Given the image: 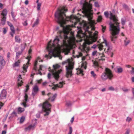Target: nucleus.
Returning a JSON list of instances; mask_svg holds the SVG:
<instances>
[{
    "label": "nucleus",
    "instance_id": "1",
    "mask_svg": "<svg viewBox=\"0 0 134 134\" xmlns=\"http://www.w3.org/2000/svg\"><path fill=\"white\" fill-rule=\"evenodd\" d=\"M68 10L65 7L63 6L58 9L57 11L55 14V17L56 21L60 24L61 27L63 26V25L65 24L66 21H71L72 20L75 19L79 20L78 18L76 16L72 15L70 16H66L65 13Z\"/></svg>",
    "mask_w": 134,
    "mask_h": 134
},
{
    "label": "nucleus",
    "instance_id": "2",
    "mask_svg": "<svg viewBox=\"0 0 134 134\" xmlns=\"http://www.w3.org/2000/svg\"><path fill=\"white\" fill-rule=\"evenodd\" d=\"M89 15H88L87 14L85 15L88 18L89 22H88L84 20H82V24H83V29L85 30V32H88L90 36H92V42H89L87 43L88 44H90L96 41L97 39V36L98 32L97 31H96L93 34V36H92V32L88 30L90 27L91 28L92 30H94L95 29V28L94 26L95 22L92 20L93 17V13H91V14H90Z\"/></svg>",
    "mask_w": 134,
    "mask_h": 134
},
{
    "label": "nucleus",
    "instance_id": "3",
    "mask_svg": "<svg viewBox=\"0 0 134 134\" xmlns=\"http://www.w3.org/2000/svg\"><path fill=\"white\" fill-rule=\"evenodd\" d=\"M111 19L112 20L114 23H110V30L111 31V35L110 36L111 40L114 43L117 37L116 35L118 34L120 31L119 27V23H118V20L117 16L111 12H110Z\"/></svg>",
    "mask_w": 134,
    "mask_h": 134
},
{
    "label": "nucleus",
    "instance_id": "4",
    "mask_svg": "<svg viewBox=\"0 0 134 134\" xmlns=\"http://www.w3.org/2000/svg\"><path fill=\"white\" fill-rule=\"evenodd\" d=\"M60 40L58 36H56L53 41V43L51 45V41L48 42L47 49L49 52V54H52L53 56L56 57H57L60 54V50L57 47L59 46L58 43Z\"/></svg>",
    "mask_w": 134,
    "mask_h": 134
},
{
    "label": "nucleus",
    "instance_id": "5",
    "mask_svg": "<svg viewBox=\"0 0 134 134\" xmlns=\"http://www.w3.org/2000/svg\"><path fill=\"white\" fill-rule=\"evenodd\" d=\"M81 3L83 4L82 9L85 15H89L91 14L93 10L92 5L90 3H88L86 1V0H81Z\"/></svg>",
    "mask_w": 134,
    "mask_h": 134
},
{
    "label": "nucleus",
    "instance_id": "6",
    "mask_svg": "<svg viewBox=\"0 0 134 134\" xmlns=\"http://www.w3.org/2000/svg\"><path fill=\"white\" fill-rule=\"evenodd\" d=\"M53 69H51L50 67L48 68L49 72L48 74V75H59L62 72V70L61 69H59L60 67V66L58 64L54 65L53 66Z\"/></svg>",
    "mask_w": 134,
    "mask_h": 134
},
{
    "label": "nucleus",
    "instance_id": "7",
    "mask_svg": "<svg viewBox=\"0 0 134 134\" xmlns=\"http://www.w3.org/2000/svg\"><path fill=\"white\" fill-rule=\"evenodd\" d=\"M40 59V58L39 57H38L36 60H35L34 64V67L33 68V72H35L36 73H34L33 74H31V75H42L44 74V73L43 74L42 72V68L43 67V65H40L39 68V69L37 70V64L38 61H39V62H40L39 60Z\"/></svg>",
    "mask_w": 134,
    "mask_h": 134
},
{
    "label": "nucleus",
    "instance_id": "8",
    "mask_svg": "<svg viewBox=\"0 0 134 134\" xmlns=\"http://www.w3.org/2000/svg\"><path fill=\"white\" fill-rule=\"evenodd\" d=\"M51 105L49 103L48 100H46L44 102L42 106V108L45 112L44 116L48 115L51 112Z\"/></svg>",
    "mask_w": 134,
    "mask_h": 134
},
{
    "label": "nucleus",
    "instance_id": "9",
    "mask_svg": "<svg viewBox=\"0 0 134 134\" xmlns=\"http://www.w3.org/2000/svg\"><path fill=\"white\" fill-rule=\"evenodd\" d=\"M31 57L29 55L26 58V59L28 60V61L26 64H24L23 65V70L21 72V73L23 75H25V73L27 71V69L28 67V65L30 64L29 62L30 60V58Z\"/></svg>",
    "mask_w": 134,
    "mask_h": 134
},
{
    "label": "nucleus",
    "instance_id": "10",
    "mask_svg": "<svg viewBox=\"0 0 134 134\" xmlns=\"http://www.w3.org/2000/svg\"><path fill=\"white\" fill-rule=\"evenodd\" d=\"M66 75H71L72 74V70L73 68V64L69 62L68 63V66H66Z\"/></svg>",
    "mask_w": 134,
    "mask_h": 134
},
{
    "label": "nucleus",
    "instance_id": "11",
    "mask_svg": "<svg viewBox=\"0 0 134 134\" xmlns=\"http://www.w3.org/2000/svg\"><path fill=\"white\" fill-rule=\"evenodd\" d=\"M65 83V81H63L59 82V84L55 85L53 84V86L52 88V89L55 91L57 90L58 88H62L64 85Z\"/></svg>",
    "mask_w": 134,
    "mask_h": 134
},
{
    "label": "nucleus",
    "instance_id": "12",
    "mask_svg": "<svg viewBox=\"0 0 134 134\" xmlns=\"http://www.w3.org/2000/svg\"><path fill=\"white\" fill-rule=\"evenodd\" d=\"M47 95L49 97L48 100H48V101H50L51 102L54 101L57 96V94L56 93L53 94L51 93H48Z\"/></svg>",
    "mask_w": 134,
    "mask_h": 134
},
{
    "label": "nucleus",
    "instance_id": "13",
    "mask_svg": "<svg viewBox=\"0 0 134 134\" xmlns=\"http://www.w3.org/2000/svg\"><path fill=\"white\" fill-rule=\"evenodd\" d=\"M105 44L106 47L104 49V51H105L106 52H107L108 53H109V55H110L111 57H112L113 55V53L111 52V49L109 47L107 42H105Z\"/></svg>",
    "mask_w": 134,
    "mask_h": 134
},
{
    "label": "nucleus",
    "instance_id": "14",
    "mask_svg": "<svg viewBox=\"0 0 134 134\" xmlns=\"http://www.w3.org/2000/svg\"><path fill=\"white\" fill-rule=\"evenodd\" d=\"M66 32H67L66 31H59V33L60 34V37L62 38V37L61 36L62 35H63L64 37V40H63L64 42H65V40L68 38L67 35L65 34V33Z\"/></svg>",
    "mask_w": 134,
    "mask_h": 134
},
{
    "label": "nucleus",
    "instance_id": "15",
    "mask_svg": "<svg viewBox=\"0 0 134 134\" xmlns=\"http://www.w3.org/2000/svg\"><path fill=\"white\" fill-rule=\"evenodd\" d=\"M24 99L23 100V102L21 104L23 105L24 107H26L27 106L26 103L27 102L28 98V96L26 93H25V96H24Z\"/></svg>",
    "mask_w": 134,
    "mask_h": 134
},
{
    "label": "nucleus",
    "instance_id": "16",
    "mask_svg": "<svg viewBox=\"0 0 134 134\" xmlns=\"http://www.w3.org/2000/svg\"><path fill=\"white\" fill-rule=\"evenodd\" d=\"M17 79L18 86V87L21 86L23 83L21 76H19Z\"/></svg>",
    "mask_w": 134,
    "mask_h": 134
},
{
    "label": "nucleus",
    "instance_id": "17",
    "mask_svg": "<svg viewBox=\"0 0 134 134\" xmlns=\"http://www.w3.org/2000/svg\"><path fill=\"white\" fill-rule=\"evenodd\" d=\"M38 90V88L37 86L36 85L34 87L33 89V91L32 94L33 96H34L35 94L36 93Z\"/></svg>",
    "mask_w": 134,
    "mask_h": 134
},
{
    "label": "nucleus",
    "instance_id": "18",
    "mask_svg": "<svg viewBox=\"0 0 134 134\" xmlns=\"http://www.w3.org/2000/svg\"><path fill=\"white\" fill-rule=\"evenodd\" d=\"M105 73L107 75H113L111 71L107 68H106L105 70Z\"/></svg>",
    "mask_w": 134,
    "mask_h": 134
},
{
    "label": "nucleus",
    "instance_id": "19",
    "mask_svg": "<svg viewBox=\"0 0 134 134\" xmlns=\"http://www.w3.org/2000/svg\"><path fill=\"white\" fill-rule=\"evenodd\" d=\"M6 94L7 92L6 91L4 90H3L2 91L0 95V97L2 98H3L6 97Z\"/></svg>",
    "mask_w": 134,
    "mask_h": 134
},
{
    "label": "nucleus",
    "instance_id": "20",
    "mask_svg": "<svg viewBox=\"0 0 134 134\" xmlns=\"http://www.w3.org/2000/svg\"><path fill=\"white\" fill-rule=\"evenodd\" d=\"M48 78L49 79H51L53 80L55 79L56 81H58L59 78L60 76H48Z\"/></svg>",
    "mask_w": 134,
    "mask_h": 134
},
{
    "label": "nucleus",
    "instance_id": "21",
    "mask_svg": "<svg viewBox=\"0 0 134 134\" xmlns=\"http://www.w3.org/2000/svg\"><path fill=\"white\" fill-rule=\"evenodd\" d=\"M113 78V76H102V78L103 80H105L107 79L111 80Z\"/></svg>",
    "mask_w": 134,
    "mask_h": 134
},
{
    "label": "nucleus",
    "instance_id": "22",
    "mask_svg": "<svg viewBox=\"0 0 134 134\" xmlns=\"http://www.w3.org/2000/svg\"><path fill=\"white\" fill-rule=\"evenodd\" d=\"M1 18V24L4 25L5 24L6 19V16H2Z\"/></svg>",
    "mask_w": 134,
    "mask_h": 134
},
{
    "label": "nucleus",
    "instance_id": "23",
    "mask_svg": "<svg viewBox=\"0 0 134 134\" xmlns=\"http://www.w3.org/2000/svg\"><path fill=\"white\" fill-rule=\"evenodd\" d=\"M35 125H30L28 127H26L25 128V130L26 131H30L31 130L32 128L34 127Z\"/></svg>",
    "mask_w": 134,
    "mask_h": 134
},
{
    "label": "nucleus",
    "instance_id": "24",
    "mask_svg": "<svg viewBox=\"0 0 134 134\" xmlns=\"http://www.w3.org/2000/svg\"><path fill=\"white\" fill-rule=\"evenodd\" d=\"M77 70V72H76V74L77 75H78L80 74H81L82 75H83V70L80 69L78 68V69H76Z\"/></svg>",
    "mask_w": 134,
    "mask_h": 134
},
{
    "label": "nucleus",
    "instance_id": "25",
    "mask_svg": "<svg viewBox=\"0 0 134 134\" xmlns=\"http://www.w3.org/2000/svg\"><path fill=\"white\" fill-rule=\"evenodd\" d=\"M7 13V11L6 9H4L2 11L1 15L2 16H6Z\"/></svg>",
    "mask_w": 134,
    "mask_h": 134
},
{
    "label": "nucleus",
    "instance_id": "26",
    "mask_svg": "<svg viewBox=\"0 0 134 134\" xmlns=\"http://www.w3.org/2000/svg\"><path fill=\"white\" fill-rule=\"evenodd\" d=\"M39 23V20L38 18L36 19V21L34 22V24L32 25L33 27H35L37 26L38 25Z\"/></svg>",
    "mask_w": 134,
    "mask_h": 134
},
{
    "label": "nucleus",
    "instance_id": "27",
    "mask_svg": "<svg viewBox=\"0 0 134 134\" xmlns=\"http://www.w3.org/2000/svg\"><path fill=\"white\" fill-rule=\"evenodd\" d=\"M83 34V32L81 29H79L77 32V36L80 37H81V35Z\"/></svg>",
    "mask_w": 134,
    "mask_h": 134
},
{
    "label": "nucleus",
    "instance_id": "28",
    "mask_svg": "<svg viewBox=\"0 0 134 134\" xmlns=\"http://www.w3.org/2000/svg\"><path fill=\"white\" fill-rule=\"evenodd\" d=\"M93 64L95 68H98L99 67V65L98 62L96 61H93Z\"/></svg>",
    "mask_w": 134,
    "mask_h": 134
},
{
    "label": "nucleus",
    "instance_id": "29",
    "mask_svg": "<svg viewBox=\"0 0 134 134\" xmlns=\"http://www.w3.org/2000/svg\"><path fill=\"white\" fill-rule=\"evenodd\" d=\"M20 63V60H19L17 62H15L14 64L13 65V67L18 66H19Z\"/></svg>",
    "mask_w": 134,
    "mask_h": 134
},
{
    "label": "nucleus",
    "instance_id": "30",
    "mask_svg": "<svg viewBox=\"0 0 134 134\" xmlns=\"http://www.w3.org/2000/svg\"><path fill=\"white\" fill-rule=\"evenodd\" d=\"M24 109L21 107H19L18 109V113L19 114L20 113L24 111Z\"/></svg>",
    "mask_w": 134,
    "mask_h": 134
},
{
    "label": "nucleus",
    "instance_id": "31",
    "mask_svg": "<svg viewBox=\"0 0 134 134\" xmlns=\"http://www.w3.org/2000/svg\"><path fill=\"white\" fill-rule=\"evenodd\" d=\"M130 42L129 40L127 39L126 37L125 40H124V44L125 46H127Z\"/></svg>",
    "mask_w": 134,
    "mask_h": 134
},
{
    "label": "nucleus",
    "instance_id": "32",
    "mask_svg": "<svg viewBox=\"0 0 134 134\" xmlns=\"http://www.w3.org/2000/svg\"><path fill=\"white\" fill-rule=\"evenodd\" d=\"M0 63L1 65V68L3 67L5 65V62L4 59L1 61L0 62Z\"/></svg>",
    "mask_w": 134,
    "mask_h": 134
},
{
    "label": "nucleus",
    "instance_id": "33",
    "mask_svg": "<svg viewBox=\"0 0 134 134\" xmlns=\"http://www.w3.org/2000/svg\"><path fill=\"white\" fill-rule=\"evenodd\" d=\"M22 52L19 51L16 52V58L18 59L19 58V55L21 54Z\"/></svg>",
    "mask_w": 134,
    "mask_h": 134
},
{
    "label": "nucleus",
    "instance_id": "34",
    "mask_svg": "<svg viewBox=\"0 0 134 134\" xmlns=\"http://www.w3.org/2000/svg\"><path fill=\"white\" fill-rule=\"evenodd\" d=\"M117 72L119 73H121L123 71L121 67H120L118 68L117 69Z\"/></svg>",
    "mask_w": 134,
    "mask_h": 134
},
{
    "label": "nucleus",
    "instance_id": "35",
    "mask_svg": "<svg viewBox=\"0 0 134 134\" xmlns=\"http://www.w3.org/2000/svg\"><path fill=\"white\" fill-rule=\"evenodd\" d=\"M73 131L72 128L71 126L69 127V131L68 134H72Z\"/></svg>",
    "mask_w": 134,
    "mask_h": 134
},
{
    "label": "nucleus",
    "instance_id": "36",
    "mask_svg": "<svg viewBox=\"0 0 134 134\" xmlns=\"http://www.w3.org/2000/svg\"><path fill=\"white\" fill-rule=\"evenodd\" d=\"M15 38L16 42L18 43L20 42V39L19 37L17 36H16Z\"/></svg>",
    "mask_w": 134,
    "mask_h": 134
},
{
    "label": "nucleus",
    "instance_id": "37",
    "mask_svg": "<svg viewBox=\"0 0 134 134\" xmlns=\"http://www.w3.org/2000/svg\"><path fill=\"white\" fill-rule=\"evenodd\" d=\"M41 5V3H37V9L38 10H40V7Z\"/></svg>",
    "mask_w": 134,
    "mask_h": 134
},
{
    "label": "nucleus",
    "instance_id": "38",
    "mask_svg": "<svg viewBox=\"0 0 134 134\" xmlns=\"http://www.w3.org/2000/svg\"><path fill=\"white\" fill-rule=\"evenodd\" d=\"M102 19V17L101 16H99L98 17L97 21L98 22H100Z\"/></svg>",
    "mask_w": 134,
    "mask_h": 134
},
{
    "label": "nucleus",
    "instance_id": "39",
    "mask_svg": "<svg viewBox=\"0 0 134 134\" xmlns=\"http://www.w3.org/2000/svg\"><path fill=\"white\" fill-rule=\"evenodd\" d=\"M11 14L12 17L14 20H15V15H14V13L13 11H12L11 12Z\"/></svg>",
    "mask_w": 134,
    "mask_h": 134
},
{
    "label": "nucleus",
    "instance_id": "40",
    "mask_svg": "<svg viewBox=\"0 0 134 134\" xmlns=\"http://www.w3.org/2000/svg\"><path fill=\"white\" fill-rule=\"evenodd\" d=\"M68 80H71L72 79V76H66Z\"/></svg>",
    "mask_w": 134,
    "mask_h": 134
},
{
    "label": "nucleus",
    "instance_id": "41",
    "mask_svg": "<svg viewBox=\"0 0 134 134\" xmlns=\"http://www.w3.org/2000/svg\"><path fill=\"white\" fill-rule=\"evenodd\" d=\"M103 47V46L102 44H99L98 46V48L100 51L102 50Z\"/></svg>",
    "mask_w": 134,
    "mask_h": 134
},
{
    "label": "nucleus",
    "instance_id": "42",
    "mask_svg": "<svg viewBox=\"0 0 134 134\" xmlns=\"http://www.w3.org/2000/svg\"><path fill=\"white\" fill-rule=\"evenodd\" d=\"M25 119V118L24 116H22V117L20 120V122L21 123H23Z\"/></svg>",
    "mask_w": 134,
    "mask_h": 134
},
{
    "label": "nucleus",
    "instance_id": "43",
    "mask_svg": "<svg viewBox=\"0 0 134 134\" xmlns=\"http://www.w3.org/2000/svg\"><path fill=\"white\" fill-rule=\"evenodd\" d=\"M10 30L13 34H15L14 28L13 26L10 27Z\"/></svg>",
    "mask_w": 134,
    "mask_h": 134
},
{
    "label": "nucleus",
    "instance_id": "44",
    "mask_svg": "<svg viewBox=\"0 0 134 134\" xmlns=\"http://www.w3.org/2000/svg\"><path fill=\"white\" fill-rule=\"evenodd\" d=\"M104 15L107 18H108L109 13L108 12H104Z\"/></svg>",
    "mask_w": 134,
    "mask_h": 134
},
{
    "label": "nucleus",
    "instance_id": "45",
    "mask_svg": "<svg viewBox=\"0 0 134 134\" xmlns=\"http://www.w3.org/2000/svg\"><path fill=\"white\" fill-rule=\"evenodd\" d=\"M102 31L104 33L105 32V30L106 28V27L105 26H104L103 25H102Z\"/></svg>",
    "mask_w": 134,
    "mask_h": 134
},
{
    "label": "nucleus",
    "instance_id": "46",
    "mask_svg": "<svg viewBox=\"0 0 134 134\" xmlns=\"http://www.w3.org/2000/svg\"><path fill=\"white\" fill-rule=\"evenodd\" d=\"M108 90L109 91H114L115 89L114 87L112 86H110Z\"/></svg>",
    "mask_w": 134,
    "mask_h": 134
},
{
    "label": "nucleus",
    "instance_id": "47",
    "mask_svg": "<svg viewBox=\"0 0 134 134\" xmlns=\"http://www.w3.org/2000/svg\"><path fill=\"white\" fill-rule=\"evenodd\" d=\"M66 105L68 106H70L71 105V103L69 101H67L66 102Z\"/></svg>",
    "mask_w": 134,
    "mask_h": 134
},
{
    "label": "nucleus",
    "instance_id": "48",
    "mask_svg": "<svg viewBox=\"0 0 134 134\" xmlns=\"http://www.w3.org/2000/svg\"><path fill=\"white\" fill-rule=\"evenodd\" d=\"M26 44L25 43L24 45H21V50L23 51L25 48V47L26 46Z\"/></svg>",
    "mask_w": 134,
    "mask_h": 134
},
{
    "label": "nucleus",
    "instance_id": "49",
    "mask_svg": "<svg viewBox=\"0 0 134 134\" xmlns=\"http://www.w3.org/2000/svg\"><path fill=\"white\" fill-rule=\"evenodd\" d=\"M26 89L25 90V92H27L29 89V86L28 85H27L26 86Z\"/></svg>",
    "mask_w": 134,
    "mask_h": 134
},
{
    "label": "nucleus",
    "instance_id": "50",
    "mask_svg": "<svg viewBox=\"0 0 134 134\" xmlns=\"http://www.w3.org/2000/svg\"><path fill=\"white\" fill-rule=\"evenodd\" d=\"M132 70L130 71V72L131 74L134 75V68H131Z\"/></svg>",
    "mask_w": 134,
    "mask_h": 134
},
{
    "label": "nucleus",
    "instance_id": "51",
    "mask_svg": "<svg viewBox=\"0 0 134 134\" xmlns=\"http://www.w3.org/2000/svg\"><path fill=\"white\" fill-rule=\"evenodd\" d=\"M132 120V119L129 117H127L126 119V121L128 122H129Z\"/></svg>",
    "mask_w": 134,
    "mask_h": 134
},
{
    "label": "nucleus",
    "instance_id": "52",
    "mask_svg": "<svg viewBox=\"0 0 134 134\" xmlns=\"http://www.w3.org/2000/svg\"><path fill=\"white\" fill-rule=\"evenodd\" d=\"M121 23L122 25H124L125 23V20L123 19H122L121 20Z\"/></svg>",
    "mask_w": 134,
    "mask_h": 134
},
{
    "label": "nucleus",
    "instance_id": "53",
    "mask_svg": "<svg viewBox=\"0 0 134 134\" xmlns=\"http://www.w3.org/2000/svg\"><path fill=\"white\" fill-rule=\"evenodd\" d=\"M130 131V129H127L126 131L125 134H129Z\"/></svg>",
    "mask_w": 134,
    "mask_h": 134
},
{
    "label": "nucleus",
    "instance_id": "54",
    "mask_svg": "<svg viewBox=\"0 0 134 134\" xmlns=\"http://www.w3.org/2000/svg\"><path fill=\"white\" fill-rule=\"evenodd\" d=\"M23 24L24 26H27L28 25L27 21L26 20L23 23Z\"/></svg>",
    "mask_w": 134,
    "mask_h": 134
},
{
    "label": "nucleus",
    "instance_id": "55",
    "mask_svg": "<svg viewBox=\"0 0 134 134\" xmlns=\"http://www.w3.org/2000/svg\"><path fill=\"white\" fill-rule=\"evenodd\" d=\"M7 32V30L5 28H3V33L4 34H5Z\"/></svg>",
    "mask_w": 134,
    "mask_h": 134
},
{
    "label": "nucleus",
    "instance_id": "56",
    "mask_svg": "<svg viewBox=\"0 0 134 134\" xmlns=\"http://www.w3.org/2000/svg\"><path fill=\"white\" fill-rule=\"evenodd\" d=\"M86 44L84 43L83 44V48L84 49H85L86 47Z\"/></svg>",
    "mask_w": 134,
    "mask_h": 134
},
{
    "label": "nucleus",
    "instance_id": "57",
    "mask_svg": "<svg viewBox=\"0 0 134 134\" xmlns=\"http://www.w3.org/2000/svg\"><path fill=\"white\" fill-rule=\"evenodd\" d=\"M7 23L8 25L10 27L13 26L12 24L9 22L8 21Z\"/></svg>",
    "mask_w": 134,
    "mask_h": 134
},
{
    "label": "nucleus",
    "instance_id": "58",
    "mask_svg": "<svg viewBox=\"0 0 134 134\" xmlns=\"http://www.w3.org/2000/svg\"><path fill=\"white\" fill-rule=\"evenodd\" d=\"M122 90L123 91L125 92H127L129 91L128 89L125 88H122Z\"/></svg>",
    "mask_w": 134,
    "mask_h": 134
},
{
    "label": "nucleus",
    "instance_id": "59",
    "mask_svg": "<svg viewBox=\"0 0 134 134\" xmlns=\"http://www.w3.org/2000/svg\"><path fill=\"white\" fill-rule=\"evenodd\" d=\"M94 5L95 7H99V4L98 2H95Z\"/></svg>",
    "mask_w": 134,
    "mask_h": 134
},
{
    "label": "nucleus",
    "instance_id": "60",
    "mask_svg": "<svg viewBox=\"0 0 134 134\" xmlns=\"http://www.w3.org/2000/svg\"><path fill=\"white\" fill-rule=\"evenodd\" d=\"M49 56V57H50V59H51V58H52V55H50L49 56V55H47V54H46V55H45V58H48V57Z\"/></svg>",
    "mask_w": 134,
    "mask_h": 134
},
{
    "label": "nucleus",
    "instance_id": "61",
    "mask_svg": "<svg viewBox=\"0 0 134 134\" xmlns=\"http://www.w3.org/2000/svg\"><path fill=\"white\" fill-rule=\"evenodd\" d=\"M82 54L81 53H80L79 55L77 57L79 58V57H82Z\"/></svg>",
    "mask_w": 134,
    "mask_h": 134
},
{
    "label": "nucleus",
    "instance_id": "62",
    "mask_svg": "<svg viewBox=\"0 0 134 134\" xmlns=\"http://www.w3.org/2000/svg\"><path fill=\"white\" fill-rule=\"evenodd\" d=\"M74 116L71 118V119L70 120L71 122V123H72L74 121Z\"/></svg>",
    "mask_w": 134,
    "mask_h": 134
},
{
    "label": "nucleus",
    "instance_id": "63",
    "mask_svg": "<svg viewBox=\"0 0 134 134\" xmlns=\"http://www.w3.org/2000/svg\"><path fill=\"white\" fill-rule=\"evenodd\" d=\"M91 73L92 75H96V74L94 73L93 71H92L91 72Z\"/></svg>",
    "mask_w": 134,
    "mask_h": 134
},
{
    "label": "nucleus",
    "instance_id": "64",
    "mask_svg": "<svg viewBox=\"0 0 134 134\" xmlns=\"http://www.w3.org/2000/svg\"><path fill=\"white\" fill-rule=\"evenodd\" d=\"M42 79H41L40 80H38L37 81V83H40L41 82H42Z\"/></svg>",
    "mask_w": 134,
    "mask_h": 134
}]
</instances>
